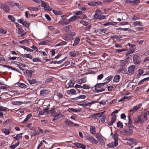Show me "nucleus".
Masks as SVG:
<instances>
[{"label":"nucleus","mask_w":149,"mask_h":149,"mask_svg":"<svg viewBox=\"0 0 149 149\" xmlns=\"http://www.w3.org/2000/svg\"><path fill=\"white\" fill-rule=\"evenodd\" d=\"M7 32V30L6 29L2 28L1 26L0 27V33L1 34H5Z\"/></svg>","instance_id":"e433bc0d"},{"label":"nucleus","mask_w":149,"mask_h":149,"mask_svg":"<svg viewBox=\"0 0 149 149\" xmlns=\"http://www.w3.org/2000/svg\"><path fill=\"white\" fill-rule=\"evenodd\" d=\"M116 115H113L112 116L111 121L108 123L109 125H112L113 123L116 120Z\"/></svg>","instance_id":"f3484780"},{"label":"nucleus","mask_w":149,"mask_h":149,"mask_svg":"<svg viewBox=\"0 0 149 149\" xmlns=\"http://www.w3.org/2000/svg\"><path fill=\"white\" fill-rule=\"evenodd\" d=\"M22 56L24 57L29 58L30 59H31L32 58V56L31 54H22Z\"/></svg>","instance_id":"cd10ccee"},{"label":"nucleus","mask_w":149,"mask_h":149,"mask_svg":"<svg viewBox=\"0 0 149 149\" xmlns=\"http://www.w3.org/2000/svg\"><path fill=\"white\" fill-rule=\"evenodd\" d=\"M67 92L69 94H76V91L74 89H71L70 90H68L67 91Z\"/></svg>","instance_id":"bb28decb"},{"label":"nucleus","mask_w":149,"mask_h":149,"mask_svg":"<svg viewBox=\"0 0 149 149\" xmlns=\"http://www.w3.org/2000/svg\"><path fill=\"white\" fill-rule=\"evenodd\" d=\"M103 114V112L97 113L93 114L94 116L101 117Z\"/></svg>","instance_id":"49530a36"},{"label":"nucleus","mask_w":149,"mask_h":149,"mask_svg":"<svg viewBox=\"0 0 149 149\" xmlns=\"http://www.w3.org/2000/svg\"><path fill=\"white\" fill-rule=\"evenodd\" d=\"M132 2L131 4L132 5H137L140 3L139 1L138 0L132 1Z\"/></svg>","instance_id":"58836bf2"},{"label":"nucleus","mask_w":149,"mask_h":149,"mask_svg":"<svg viewBox=\"0 0 149 149\" xmlns=\"http://www.w3.org/2000/svg\"><path fill=\"white\" fill-rule=\"evenodd\" d=\"M133 62L134 64H138L141 62L140 58L137 55H135L133 57Z\"/></svg>","instance_id":"0eeeda50"},{"label":"nucleus","mask_w":149,"mask_h":149,"mask_svg":"<svg viewBox=\"0 0 149 149\" xmlns=\"http://www.w3.org/2000/svg\"><path fill=\"white\" fill-rule=\"evenodd\" d=\"M47 43L45 41H39L38 42V44L39 45H45Z\"/></svg>","instance_id":"3c124183"},{"label":"nucleus","mask_w":149,"mask_h":149,"mask_svg":"<svg viewBox=\"0 0 149 149\" xmlns=\"http://www.w3.org/2000/svg\"><path fill=\"white\" fill-rule=\"evenodd\" d=\"M1 131L6 135H7L10 134V130L8 129L3 128L1 129Z\"/></svg>","instance_id":"dca6fc26"},{"label":"nucleus","mask_w":149,"mask_h":149,"mask_svg":"<svg viewBox=\"0 0 149 149\" xmlns=\"http://www.w3.org/2000/svg\"><path fill=\"white\" fill-rule=\"evenodd\" d=\"M135 66L133 65L130 66L128 68V74L131 75L133 74L134 72Z\"/></svg>","instance_id":"6e6552de"},{"label":"nucleus","mask_w":149,"mask_h":149,"mask_svg":"<svg viewBox=\"0 0 149 149\" xmlns=\"http://www.w3.org/2000/svg\"><path fill=\"white\" fill-rule=\"evenodd\" d=\"M120 78V75L118 74L116 75L114 77L113 82L117 83L119 81Z\"/></svg>","instance_id":"aec40b11"},{"label":"nucleus","mask_w":149,"mask_h":149,"mask_svg":"<svg viewBox=\"0 0 149 149\" xmlns=\"http://www.w3.org/2000/svg\"><path fill=\"white\" fill-rule=\"evenodd\" d=\"M131 18L132 19L134 20V21H136V20H139L140 19V18L139 17H138L136 16H134V15H132L131 16Z\"/></svg>","instance_id":"603ef678"},{"label":"nucleus","mask_w":149,"mask_h":149,"mask_svg":"<svg viewBox=\"0 0 149 149\" xmlns=\"http://www.w3.org/2000/svg\"><path fill=\"white\" fill-rule=\"evenodd\" d=\"M125 140L127 141V143L130 146L135 145L137 143L136 139L131 138L126 139Z\"/></svg>","instance_id":"7ed1b4c3"},{"label":"nucleus","mask_w":149,"mask_h":149,"mask_svg":"<svg viewBox=\"0 0 149 149\" xmlns=\"http://www.w3.org/2000/svg\"><path fill=\"white\" fill-rule=\"evenodd\" d=\"M7 109V108L4 107L3 106H0V111L5 112Z\"/></svg>","instance_id":"ea45409f"},{"label":"nucleus","mask_w":149,"mask_h":149,"mask_svg":"<svg viewBox=\"0 0 149 149\" xmlns=\"http://www.w3.org/2000/svg\"><path fill=\"white\" fill-rule=\"evenodd\" d=\"M48 106L46 109H44L43 110L44 112V113L45 114H47L49 113V111L48 110Z\"/></svg>","instance_id":"052dcab7"},{"label":"nucleus","mask_w":149,"mask_h":149,"mask_svg":"<svg viewBox=\"0 0 149 149\" xmlns=\"http://www.w3.org/2000/svg\"><path fill=\"white\" fill-rule=\"evenodd\" d=\"M138 71L139 72V73L137 74L138 77L140 76L143 72V70L141 69H139Z\"/></svg>","instance_id":"4d7b16f0"},{"label":"nucleus","mask_w":149,"mask_h":149,"mask_svg":"<svg viewBox=\"0 0 149 149\" xmlns=\"http://www.w3.org/2000/svg\"><path fill=\"white\" fill-rule=\"evenodd\" d=\"M91 27V26L90 25H89L88 26L85 27L84 28V30L86 31H88L89 30Z\"/></svg>","instance_id":"680f3d73"},{"label":"nucleus","mask_w":149,"mask_h":149,"mask_svg":"<svg viewBox=\"0 0 149 149\" xmlns=\"http://www.w3.org/2000/svg\"><path fill=\"white\" fill-rule=\"evenodd\" d=\"M18 85L19 87L21 88H26L27 87V86L22 83H19L18 84Z\"/></svg>","instance_id":"c03bdc74"},{"label":"nucleus","mask_w":149,"mask_h":149,"mask_svg":"<svg viewBox=\"0 0 149 149\" xmlns=\"http://www.w3.org/2000/svg\"><path fill=\"white\" fill-rule=\"evenodd\" d=\"M90 88V86L89 85L85 84L82 86V88L84 89H88Z\"/></svg>","instance_id":"a19ab883"},{"label":"nucleus","mask_w":149,"mask_h":149,"mask_svg":"<svg viewBox=\"0 0 149 149\" xmlns=\"http://www.w3.org/2000/svg\"><path fill=\"white\" fill-rule=\"evenodd\" d=\"M133 24L135 26H142L143 25L142 22L140 21H136L134 22L133 23Z\"/></svg>","instance_id":"2f4dec72"},{"label":"nucleus","mask_w":149,"mask_h":149,"mask_svg":"<svg viewBox=\"0 0 149 149\" xmlns=\"http://www.w3.org/2000/svg\"><path fill=\"white\" fill-rule=\"evenodd\" d=\"M149 115V112L146 111L144 113L138 116L137 118L135 120V122L140 123L143 122L147 119V116Z\"/></svg>","instance_id":"f257e3e1"},{"label":"nucleus","mask_w":149,"mask_h":149,"mask_svg":"<svg viewBox=\"0 0 149 149\" xmlns=\"http://www.w3.org/2000/svg\"><path fill=\"white\" fill-rule=\"evenodd\" d=\"M99 142L102 146H104L105 145V143L102 138L99 140Z\"/></svg>","instance_id":"13d9d810"},{"label":"nucleus","mask_w":149,"mask_h":149,"mask_svg":"<svg viewBox=\"0 0 149 149\" xmlns=\"http://www.w3.org/2000/svg\"><path fill=\"white\" fill-rule=\"evenodd\" d=\"M80 41V39L78 37H76L74 41V43L73 44V46H75L78 45Z\"/></svg>","instance_id":"a878e982"},{"label":"nucleus","mask_w":149,"mask_h":149,"mask_svg":"<svg viewBox=\"0 0 149 149\" xmlns=\"http://www.w3.org/2000/svg\"><path fill=\"white\" fill-rule=\"evenodd\" d=\"M29 9L31 10L35 11H37L38 10V9L37 7H30L29 8Z\"/></svg>","instance_id":"4c0bfd02"},{"label":"nucleus","mask_w":149,"mask_h":149,"mask_svg":"<svg viewBox=\"0 0 149 149\" xmlns=\"http://www.w3.org/2000/svg\"><path fill=\"white\" fill-rule=\"evenodd\" d=\"M21 47L24 49L26 51L29 52H32L33 51V49H31L27 47H26L24 46H21Z\"/></svg>","instance_id":"37998d69"},{"label":"nucleus","mask_w":149,"mask_h":149,"mask_svg":"<svg viewBox=\"0 0 149 149\" xmlns=\"http://www.w3.org/2000/svg\"><path fill=\"white\" fill-rule=\"evenodd\" d=\"M100 15L97 13H95V14L94 15V17L96 19H99V17H100Z\"/></svg>","instance_id":"338daca9"},{"label":"nucleus","mask_w":149,"mask_h":149,"mask_svg":"<svg viewBox=\"0 0 149 149\" xmlns=\"http://www.w3.org/2000/svg\"><path fill=\"white\" fill-rule=\"evenodd\" d=\"M101 2L100 1H91L88 3V4L92 6H96L101 4Z\"/></svg>","instance_id":"9d476101"},{"label":"nucleus","mask_w":149,"mask_h":149,"mask_svg":"<svg viewBox=\"0 0 149 149\" xmlns=\"http://www.w3.org/2000/svg\"><path fill=\"white\" fill-rule=\"evenodd\" d=\"M117 24V23L114 22H108L103 24V25L106 26L108 25H115Z\"/></svg>","instance_id":"4be33fe9"},{"label":"nucleus","mask_w":149,"mask_h":149,"mask_svg":"<svg viewBox=\"0 0 149 149\" xmlns=\"http://www.w3.org/2000/svg\"><path fill=\"white\" fill-rule=\"evenodd\" d=\"M65 123L66 125L69 126H73L74 125V123L72 122L71 121L67 120L65 121Z\"/></svg>","instance_id":"c756f323"},{"label":"nucleus","mask_w":149,"mask_h":149,"mask_svg":"<svg viewBox=\"0 0 149 149\" xmlns=\"http://www.w3.org/2000/svg\"><path fill=\"white\" fill-rule=\"evenodd\" d=\"M8 19L11 21L14 22V21H15V18L12 15H9L8 16Z\"/></svg>","instance_id":"79ce46f5"},{"label":"nucleus","mask_w":149,"mask_h":149,"mask_svg":"<svg viewBox=\"0 0 149 149\" xmlns=\"http://www.w3.org/2000/svg\"><path fill=\"white\" fill-rule=\"evenodd\" d=\"M40 93L41 96H44L48 93V91L46 90H42L40 91Z\"/></svg>","instance_id":"f704fd0d"},{"label":"nucleus","mask_w":149,"mask_h":149,"mask_svg":"<svg viewBox=\"0 0 149 149\" xmlns=\"http://www.w3.org/2000/svg\"><path fill=\"white\" fill-rule=\"evenodd\" d=\"M23 134L21 133L19 134H17L16 135V136L13 137V138L15 139L13 141H15V140H17V141H18V140L22 138V135Z\"/></svg>","instance_id":"393cba45"},{"label":"nucleus","mask_w":149,"mask_h":149,"mask_svg":"<svg viewBox=\"0 0 149 149\" xmlns=\"http://www.w3.org/2000/svg\"><path fill=\"white\" fill-rule=\"evenodd\" d=\"M68 54L70 56L75 57L76 56V55L78 54V53L75 51H72L69 52Z\"/></svg>","instance_id":"412c9836"},{"label":"nucleus","mask_w":149,"mask_h":149,"mask_svg":"<svg viewBox=\"0 0 149 149\" xmlns=\"http://www.w3.org/2000/svg\"><path fill=\"white\" fill-rule=\"evenodd\" d=\"M24 72V74H26V75L29 77H31L32 74L35 72V70H28L26 69L25 70L22 69V68H19Z\"/></svg>","instance_id":"20e7f679"},{"label":"nucleus","mask_w":149,"mask_h":149,"mask_svg":"<svg viewBox=\"0 0 149 149\" xmlns=\"http://www.w3.org/2000/svg\"><path fill=\"white\" fill-rule=\"evenodd\" d=\"M106 117L103 115L101 117V121L102 123H104Z\"/></svg>","instance_id":"e2e57ef3"},{"label":"nucleus","mask_w":149,"mask_h":149,"mask_svg":"<svg viewBox=\"0 0 149 149\" xmlns=\"http://www.w3.org/2000/svg\"><path fill=\"white\" fill-rule=\"evenodd\" d=\"M67 57L66 56L64 58L60 61H58L57 62V63L60 64L62 63L66 58Z\"/></svg>","instance_id":"69168bd1"},{"label":"nucleus","mask_w":149,"mask_h":149,"mask_svg":"<svg viewBox=\"0 0 149 149\" xmlns=\"http://www.w3.org/2000/svg\"><path fill=\"white\" fill-rule=\"evenodd\" d=\"M5 67L6 68H7L9 69H11L12 70H15V71H17V70L14 68H13L12 67H11L10 66H8L7 65H5Z\"/></svg>","instance_id":"0e129e2a"},{"label":"nucleus","mask_w":149,"mask_h":149,"mask_svg":"<svg viewBox=\"0 0 149 149\" xmlns=\"http://www.w3.org/2000/svg\"><path fill=\"white\" fill-rule=\"evenodd\" d=\"M80 23L81 24H82L83 25H84L85 26H87L89 25V23L88 22L84 21H81L80 22Z\"/></svg>","instance_id":"6e6d98bb"},{"label":"nucleus","mask_w":149,"mask_h":149,"mask_svg":"<svg viewBox=\"0 0 149 149\" xmlns=\"http://www.w3.org/2000/svg\"><path fill=\"white\" fill-rule=\"evenodd\" d=\"M73 13L76 15H79L82 14V11H75L73 12Z\"/></svg>","instance_id":"09e8293b"},{"label":"nucleus","mask_w":149,"mask_h":149,"mask_svg":"<svg viewBox=\"0 0 149 149\" xmlns=\"http://www.w3.org/2000/svg\"><path fill=\"white\" fill-rule=\"evenodd\" d=\"M22 103V102H20L19 101H14L12 102V104L15 105H19Z\"/></svg>","instance_id":"72a5a7b5"},{"label":"nucleus","mask_w":149,"mask_h":149,"mask_svg":"<svg viewBox=\"0 0 149 149\" xmlns=\"http://www.w3.org/2000/svg\"><path fill=\"white\" fill-rule=\"evenodd\" d=\"M135 46H133V47L130 49L128 51L127 53V55H128L130 54L133 53L135 51Z\"/></svg>","instance_id":"6ab92c4d"},{"label":"nucleus","mask_w":149,"mask_h":149,"mask_svg":"<svg viewBox=\"0 0 149 149\" xmlns=\"http://www.w3.org/2000/svg\"><path fill=\"white\" fill-rule=\"evenodd\" d=\"M117 125L118 127L120 128H122L123 127V125L122 123L120 122V121H118L117 123Z\"/></svg>","instance_id":"bf43d9fd"},{"label":"nucleus","mask_w":149,"mask_h":149,"mask_svg":"<svg viewBox=\"0 0 149 149\" xmlns=\"http://www.w3.org/2000/svg\"><path fill=\"white\" fill-rule=\"evenodd\" d=\"M18 32L19 34L21 36L23 35L25 33V31L21 28H18Z\"/></svg>","instance_id":"c9c22d12"},{"label":"nucleus","mask_w":149,"mask_h":149,"mask_svg":"<svg viewBox=\"0 0 149 149\" xmlns=\"http://www.w3.org/2000/svg\"><path fill=\"white\" fill-rule=\"evenodd\" d=\"M69 111L70 112H80L81 111V109H75L73 108H70L68 109Z\"/></svg>","instance_id":"c85d7f7f"},{"label":"nucleus","mask_w":149,"mask_h":149,"mask_svg":"<svg viewBox=\"0 0 149 149\" xmlns=\"http://www.w3.org/2000/svg\"><path fill=\"white\" fill-rule=\"evenodd\" d=\"M72 26L71 25H68L64 26L63 29L64 31L66 32H68L70 31V29L72 28Z\"/></svg>","instance_id":"b1692460"},{"label":"nucleus","mask_w":149,"mask_h":149,"mask_svg":"<svg viewBox=\"0 0 149 149\" xmlns=\"http://www.w3.org/2000/svg\"><path fill=\"white\" fill-rule=\"evenodd\" d=\"M22 24L25 27H28L29 26V23L27 22H23Z\"/></svg>","instance_id":"de8ad7c7"},{"label":"nucleus","mask_w":149,"mask_h":149,"mask_svg":"<svg viewBox=\"0 0 149 149\" xmlns=\"http://www.w3.org/2000/svg\"><path fill=\"white\" fill-rule=\"evenodd\" d=\"M90 131L92 134H95L96 132L95 127L93 126H91L90 127Z\"/></svg>","instance_id":"7c9ffc66"},{"label":"nucleus","mask_w":149,"mask_h":149,"mask_svg":"<svg viewBox=\"0 0 149 149\" xmlns=\"http://www.w3.org/2000/svg\"><path fill=\"white\" fill-rule=\"evenodd\" d=\"M19 144V141H17V142L13 145L10 146V148L11 149H14L17 146H18Z\"/></svg>","instance_id":"473e14b6"},{"label":"nucleus","mask_w":149,"mask_h":149,"mask_svg":"<svg viewBox=\"0 0 149 149\" xmlns=\"http://www.w3.org/2000/svg\"><path fill=\"white\" fill-rule=\"evenodd\" d=\"M53 12L56 15H60L61 14V12L60 11L53 10Z\"/></svg>","instance_id":"5fc2aeb1"},{"label":"nucleus","mask_w":149,"mask_h":149,"mask_svg":"<svg viewBox=\"0 0 149 149\" xmlns=\"http://www.w3.org/2000/svg\"><path fill=\"white\" fill-rule=\"evenodd\" d=\"M95 91L96 93H99L101 92L104 91L105 90L103 88H100V89H97V88H95Z\"/></svg>","instance_id":"a18cd8bd"},{"label":"nucleus","mask_w":149,"mask_h":149,"mask_svg":"<svg viewBox=\"0 0 149 149\" xmlns=\"http://www.w3.org/2000/svg\"><path fill=\"white\" fill-rule=\"evenodd\" d=\"M79 17L74 15L72 17L70 18L69 19H67L66 20V22H65V24H67L69 22H72L75 20L76 19H79Z\"/></svg>","instance_id":"9b49d317"},{"label":"nucleus","mask_w":149,"mask_h":149,"mask_svg":"<svg viewBox=\"0 0 149 149\" xmlns=\"http://www.w3.org/2000/svg\"><path fill=\"white\" fill-rule=\"evenodd\" d=\"M146 79H145V78H144V79H142V80H141V81H139L138 82V84L139 85H141V84H143V83L144 82L146 81Z\"/></svg>","instance_id":"774afa93"},{"label":"nucleus","mask_w":149,"mask_h":149,"mask_svg":"<svg viewBox=\"0 0 149 149\" xmlns=\"http://www.w3.org/2000/svg\"><path fill=\"white\" fill-rule=\"evenodd\" d=\"M0 7L2 9H3L4 11L8 12L9 10V7L7 6V5L3 4H0Z\"/></svg>","instance_id":"4468645a"},{"label":"nucleus","mask_w":149,"mask_h":149,"mask_svg":"<svg viewBox=\"0 0 149 149\" xmlns=\"http://www.w3.org/2000/svg\"><path fill=\"white\" fill-rule=\"evenodd\" d=\"M85 137L86 140H88L93 143L97 144L98 142L92 136H90L88 135H86L85 136Z\"/></svg>","instance_id":"39448f33"},{"label":"nucleus","mask_w":149,"mask_h":149,"mask_svg":"<svg viewBox=\"0 0 149 149\" xmlns=\"http://www.w3.org/2000/svg\"><path fill=\"white\" fill-rule=\"evenodd\" d=\"M63 116V115L61 113H60L57 114L54 116V118L53 120H58L60 118H61Z\"/></svg>","instance_id":"a211bd4d"},{"label":"nucleus","mask_w":149,"mask_h":149,"mask_svg":"<svg viewBox=\"0 0 149 149\" xmlns=\"http://www.w3.org/2000/svg\"><path fill=\"white\" fill-rule=\"evenodd\" d=\"M41 6L44 7V9L46 11H50L52 10L51 7L49 6L48 3H45L44 1L42 2Z\"/></svg>","instance_id":"423d86ee"},{"label":"nucleus","mask_w":149,"mask_h":149,"mask_svg":"<svg viewBox=\"0 0 149 149\" xmlns=\"http://www.w3.org/2000/svg\"><path fill=\"white\" fill-rule=\"evenodd\" d=\"M62 38L64 40L67 41H69L71 40H73V38L69 34L63 36Z\"/></svg>","instance_id":"f8f14e48"},{"label":"nucleus","mask_w":149,"mask_h":149,"mask_svg":"<svg viewBox=\"0 0 149 149\" xmlns=\"http://www.w3.org/2000/svg\"><path fill=\"white\" fill-rule=\"evenodd\" d=\"M142 106V104H140L134 106L132 109L130 110V112H135L140 109Z\"/></svg>","instance_id":"1a4fd4ad"},{"label":"nucleus","mask_w":149,"mask_h":149,"mask_svg":"<svg viewBox=\"0 0 149 149\" xmlns=\"http://www.w3.org/2000/svg\"><path fill=\"white\" fill-rule=\"evenodd\" d=\"M113 139L114 142L107 144V146L109 148H114L118 144V134L116 133H115L113 136Z\"/></svg>","instance_id":"f03ea898"},{"label":"nucleus","mask_w":149,"mask_h":149,"mask_svg":"<svg viewBox=\"0 0 149 149\" xmlns=\"http://www.w3.org/2000/svg\"><path fill=\"white\" fill-rule=\"evenodd\" d=\"M126 134L125 135H131L133 132V130L132 128H129L125 130Z\"/></svg>","instance_id":"5701e85b"},{"label":"nucleus","mask_w":149,"mask_h":149,"mask_svg":"<svg viewBox=\"0 0 149 149\" xmlns=\"http://www.w3.org/2000/svg\"><path fill=\"white\" fill-rule=\"evenodd\" d=\"M105 84V83L97 84L95 86V88H101L102 86Z\"/></svg>","instance_id":"8fccbe9b"},{"label":"nucleus","mask_w":149,"mask_h":149,"mask_svg":"<svg viewBox=\"0 0 149 149\" xmlns=\"http://www.w3.org/2000/svg\"><path fill=\"white\" fill-rule=\"evenodd\" d=\"M86 81L87 79L86 77H83L81 79H79L77 80V82L80 84L86 83Z\"/></svg>","instance_id":"2eb2a0df"},{"label":"nucleus","mask_w":149,"mask_h":149,"mask_svg":"<svg viewBox=\"0 0 149 149\" xmlns=\"http://www.w3.org/2000/svg\"><path fill=\"white\" fill-rule=\"evenodd\" d=\"M74 82L73 80H70L65 85L66 88H69L73 87L74 84Z\"/></svg>","instance_id":"ddd939ff"},{"label":"nucleus","mask_w":149,"mask_h":149,"mask_svg":"<svg viewBox=\"0 0 149 149\" xmlns=\"http://www.w3.org/2000/svg\"><path fill=\"white\" fill-rule=\"evenodd\" d=\"M79 105L82 106L84 107H86L89 106L88 102H85L84 103L79 104Z\"/></svg>","instance_id":"864d4df0"}]
</instances>
